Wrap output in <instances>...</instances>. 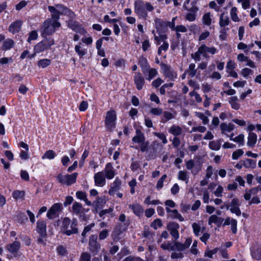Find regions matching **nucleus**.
<instances>
[{
    "label": "nucleus",
    "mask_w": 261,
    "mask_h": 261,
    "mask_svg": "<svg viewBox=\"0 0 261 261\" xmlns=\"http://www.w3.org/2000/svg\"><path fill=\"white\" fill-rule=\"evenodd\" d=\"M233 141L238 143L240 146H243L244 145V135L243 134H240L234 138Z\"/></svg>",
    "instance_id": "nucleus-51"
},
{
    "label": "nucleus",
    "mask_w": 261,
    "mask_h": 261,
    "mask_svg": "<svg viewBox=\"0 0 261 261\" xmlns=\"http://www.w3.org/2000/svg\"><path fill=\"white\" fill-rule=\"evenodd\" d=\"M237 8L235 7H232L230 11V16L232 21L234 22H239L240 20V19L239 18L237 14Z\"/></svg>",
    "instance_id": "nucleus-45"
},
{
    "label": "nucleus",
    "mask_w": 261,
    "mask_h": 261,
    "mask_svg": "<svg viewBox=\"0 0 261 261\" xmlns=\"http://www.w3.org/2000/svg\"><path fill=\"white\" fill-rule=\"evenodd\" d=\"M48 9L51 13V18L49 19L56 21H58L60 15L66 14L68 11V9L62 4H56L55 6H49Z\"/></svg>",
    "instance_id": "nucleus-3"
},
{
    "label": "nucleus",
    "mask_w": 261,
    "mask_h": 261,
    "mask_svg": "<svg viewBox=\"0 0 261 261\" xmlns=\"http://www.w3.org/2000/svg\"><path fill=\"white\" fill-rule=\"evenodd\" d=\"M22 24V21L20 20H16L12 22L9 27V31L13 34L18 32Z\"/></svg>",
    "instance_id": "nucleus-25"
},
{
    "label": "nucleus",
    "mask_w": 261,
    "mask_h": 261,
    "mask_svg": "<svg viewBox=\"0 0 261 261\" xmlns=\"http://www.w3.org/2000/svg\"><path fill=\"white\" fill-rule=\"evenodd\" d=\"M134 83L138 90L142 89L145 84V80L140 72H136L134 75Z\"/></svg>",
    "instance_id": "nucleus-18"
},
{
    "label": "nucleus",
    "mask_w": 261,
    "mask_h": 261,
    "mask_svg": "<svg viewBox=\"0 0 261 261\" xmlns=\"http://www.w3.org/2000/svg\"><path fill=\"white\" fill-rule=\"evenodd\" d=\"M244 153V151L242 149H239L234 151L232 154V159L233 160H237L242 156Z\"/></svg>",
    "instance_id": "nucleus-61"
},
{
    "label": "nucleus",
    "mask_w": 261,
    "mask_h": 261,
    "mask_svg": "<svg viewBox=\"0 0 261 261\" xmlns=\"http://www.w3.org/2000/svg\"><path fill=\"white\" fill-rule=\"evenodd\" d=\"M25 195L24 191L16 190L12 193V197L16 200H23Z\"/></svg>",
    "instance_id": "nucleus-43"
},
{
    "label": "nucleus",
    "mask_w": 261,
    "mask_h": 261,
    "mask_svg": "<svg viewBox=\"0 0 261 261\" xmlns=\"http://www.w3.org/2000/svg\"><path fill=\"white\" fill-rule=\"evenodd\" d=\"M192 242L191 238H187L184 243L175 241L173 243L171 251H183L190 247Z\"/></svg>",
    "instance_id": "nucleus-7"
},
{
    "label": "nucleus",
    "mask_w": 261,
    "mask_h": 261,
    "mask_svg": "<svg viewBox=\"0 0 261 261\" xmlns=\"http://www.w3.org/2000/svg\"><path fill=\"white\" fill-rule=\"evenodd\" d=\"M221 139L216 141H212L209 142L208 146L213 150H219L221 147V144L222 142Z\"/></svg>",
    "instance_id": "nucleus-34"
},
{
    "label": "nucleus",
    "mask_w": 261,
    "mask_h": 261,
    "mask_svg": "<svg viewBox=\"0 0 261 261\" xmlns=\"http://www.w3.org/2000/svg\"><path fill=\"white\" fill-rule=\"evenodd\" d=\"M223 221V218L216 215H212L208 218V224L211 225L212 223H215L218 227H220L222 225Z\"/></svg>",
    "instance_id": "nucleus-27"
},
{
    "label": "nucleus",
    "mask_w": 261,
    "mask_h": 261,
    "mask_svg": "<svg viewBox=\"0 0 261 261\" xmlns=\"http://www.w3.org/2000/svg\"><path fill=\"white\" fill-rule=\"evenodd\" d=\"M101 248L100 244L97 242V236L93 234L89 238V249L90 252L93 255H96L99 252Z\"/></svg>",
    "instance_id": "nucleus-6"
},
{
    "label": "nucleus",
    "mask_w": 261,
    "mask_h": 261,
    "mask_svg": "<svg viewBox=\"0 0 261 261\" xmlns=\"http://www.w3.org/2000/svg\"><path fill=\"white\" fill-rule=\"evenodd\" d=\"M196 116L202 121L204 124H208L209 119L204 114L201 112H196Z\"/></svg>",
    "instance_id": "nucleus-56"
},
{
    "label": "nucleus",
    "mask_w": 261,
    "mask_h": 261,
    "mask_svg": "<svg viewBox=\"0 0 261 261\" xmlns=\"http://www.w3.org/2000/svg\"><path fill=\"white\" fill-rule=\"evenodd\" d=\"M81 44V43H79V44L75 45V51L80 56V58H82L87 54V49L82 48Z\"/></svg>",
    "instance_id": "nucleus-40"
},
{
    "label": "nucleus",
    "mask_w": 261,
    "mask_h": 261,
    "mask_svg": "<svg viewBox=\"0 0 261 261\" xmlns=\"http://www.w3.org/2000/svg\"><path fill=\"white\" fill-rule=\"evenodd\" d=\"M145 140V137L144 133L140 129H136V135L132 138L133 142L139 144L144 142Z\"/></svg>",
    "instance_id": "nucleus-26"
},
{
    "label": "nucleus",
    "mask_w": 261,
    "mask_h": 261,
    "mask_svg": "<svg viewBox=\"0 0 261 261\" xmlns=\"http://www.w3.org/2000/svg\"><path fill=\"white\" fill-rule=\"evenodd\" d=\"M243 166L246 168H255L256 167V162L250 159H247L243 161Z\"/></svg>",
    "instance_id": "nucleus-41"
},
{
    "label": "nucleus",
    "mask_w": 261,
    "mask_h": 261,
    "mask_svg": "<svg viewBox=\"0 0 261 261\" xmlns=\"http://www.w3.org/2000/svg\"><path fill=\"white\" fill-rule=\"evenodd\" d=\"M230 20L228 16L224 13L221 14L219 18V24L221 28H224L225 27L229 25Z\"/></svg>",
    "instance_id": "nucleus-29"
},
{
    "label": "nucleus",
    "mask_w": 261,
    "mask_h": 261,
    "mask_svg": "<svg viewBox=\"0 0 261 261\" xmlns=\"http://www.w3.org/2000/svg\"><path fill=\"white\" fill-rule=\"evenodd\" d=\"M198 1L199 0H193L190 4L191 7L189 6V4H187L186 2H184L183 8L190 12L196 13L199 10L198 8L196 6V4Z\"/></svg>",
    "instance_id": "nucleus-24"
},
{
    "label": "nucleus",
    "mask_w": 261,
    "mask_h": 261,
    "mask_svg": "<svg viewBox=\"0 0 261 261\" xmlns=\"http://www.w3.org/2000/svg\"><path fill=\"white\" fill-rule=\"evenodd\" d=\"M106 177L102 171L95 173L94 176L95 185L100 187L104 186L106 184Z\"/></svg>",
    "instance_id": "nucleus-13"
},
{
    "label": "nucleus",
    "mask_w": 261,
    "mask_h": 261,
    "mask_svg": "<svg viewBox=\"0 0 261 261\" xmlns=\"http://www.w3.org/2000/svg\"><path fill=\"white\" fill-rule=\"evenodd\" d=\"M61 204L58 203L54 204L47 213V217L49 219H53L58 216V212L61 210Z\"/></svg>",
    "instance_id": "nucleus-14"
},
{
    "label": "nucleus",
    "mask_w": 261,
    "mask_h": 261,
    "mask_svg": "<svg viewBox=\"0 0 261 261\" xmlns=\"http://www.w3.org/2000/svg\"><path fill=\"white\" fill-rule=\"evenodd\" d=\"M128 207L133 211L134 214L136 216L140 217L142 215L143 213V208L139 204L135 203L133 204H129Z\"/></svg>",
    "instance_id": "nucleus-28"
},
{
    "label": "nucleus",
    "mask_w": 261,
    "mask_h": 261,
    "mask_svg": "<svg viewBox=\"0 0 261 261\" xmlns=\"http://www.w3.org/2000/svg\"><path fill=\"white\" fill-rule=\"evenodd\" d=\"M56 250L58 253L62 256H65L67 254V251L65 247L63 245H59L57 247Z\"/></svg>",
    "instance_id": "nucleus-53"
},
{
    "label": "nucleus",
    "mask_w": 261,
    "mask_h": 261,
    "mask_svg": "<svg viewBox=\"0 0 261 261\" xmlns=\"http://www.w3.org/2000/svg\"><path fill=\"white\" fill-rule=\"evenodd\" d=\"M121 185V180L118 177H116L114 182L111 184L110 189L109 190V194L110 195H113L115 192L120 189Z\"/></svg>",
    "instance_id": "nucleus-21"
},
{
    "label": "nucleus",
    "mask_w": 261,
    "mask_h": 261,
    "mask_svg": "<svg viewBox=\"0 0 261 261\" xmlns=\"http://www.w3.org/2000/svg\"><path fill=\"white\" fill-rule=\"evenodd\" d=\"M170 217L172 219H177L180 221L182 222L184 221V218L179 214L177 210H173V213L170 214Z\"/></svg>",
    "instance_id": "nucleus-48"
},
{
    "label": "nucleus",
    "mask_w": 261,
    "mask_h": 261,
    "mask_svg": "<svg viewBox=\"0 0 261 261\" xmlns=\"http://www.w3.org/2000/svg\"><path fill=\"white\" fill-rule=\"evenodd\" d=\"M202 22L204 25L209 26L212 24V19L211 18V14L207 12L204 14L202 18Z\"/></svg>",
    "instance_id": "nucleus-44"
},
{
    "label": "nucleus",
    "mask_w": 261,
    "mask_h": 261,
    "mask_svg": "<svg viewBox=\"0 0 261 261\" xmlns=\"http://www.w3.org/2000/svg\"><path fill=\"white\" fill-rule=\"evenodd\" d=\"M146 72L148 73V76L146 77V80L148 81H150L158 74V71L155 68H149Z\"/></svg>",
    "instance_id": "nucleus-47"
},
{
    "label": "nucleus",
    "mask_w": 261,
    "mask_h": 261,
    "mask_svg": "<svg viewBox=\"0 0 261 261\" xmlns=\"http://www.w3.org/2000/svg\"><path fill=\"white\" fill-rule=\"evenodd\" d=\"M60 27L61 23L58 21L47 19L40 28L41 35L42 37L51 35L55 32L56 28Z\"/></svg>",
    "instance_id": "nucleus-2"
},
{
    "label": "nucleus",
    "mask_w": 261,
    "mask_h": 261,
    "mask_svg": "<svg viewBox=\"0 0 261 261\" xmlns=\"http://www.w3.org/2000/svg\"><path fill=\"white\" fill-rule=\"evenodd\" d=\"M251 253L252 257L255 259L259 260L261 259V245L254 244L252 245L251 249Z\"/></svg>",
    "instance_id": "nucleus-19"
},
{
    "label": "nucleus",
    "mask_w": 261,
    "mask_h": 261,
    "mask_svg": "<svg viewBox=\"0 0 261 261\" xmlns=\"http://www.w3.org/2000/svg\"><path fill=\"white\" fill-rule=\"evenodd\" d=\"M37 231L42 238L46 236V224L44 221L39 220L37 221Z\"/></svg>",
    "instance_id": "nucleus-22"
},
{
    "label": "nucleus",
    "mask_w": 261,
    "mask_h": 261,
    "mask_svg": "<svg viewBox=\"0 0 261 261\" xmlns=\"http://www.w3.org/2000/svg\"><path fill=\"white\" fill-rule=\"evenodd\" d=\"M129 225V222H127L123 225L119 224L116 226L112 232V236L114 241H118L120 239V236L127 228Z\"/></svg>",
    "instance_id": "nucleus-9"
},
{
    "label": "nucleus",
    "mask_w": 261,
    "mask_h": 261,
    "mask_svg": "<svg viewBox=\"0 0 261 261\" xmlns=\"http://www.w3.org/2000/svg\"><path fill=\"white\" fill-rule=\"evenodd\" d=\"M134 10L139 18L146 19L148 16L147 12L152 11L154 7L149 2L137 0L134 3Z\"/></svg>",
    "instance_id": "nucleus-1"
},
{
    "label": "nucleus",
    "mask_w": 261,
    "mask_h": 261,
    "mask_svg": "<svg viewBox=\"0 0 261 261\" xmlns=\"http://www.w3.org/2000/svg\"><path fill=\"white\" fill-rule=\"evenodd\" d=\"M56 153L52 150H49L46 151L44 154L42 155V159L43 160L47 159L49 160H52L56 156Z\"/></svg>",
    "instance_id": "nucleus-46"
},
{
    "label": "nucleus",
    "mask_w": 261,
    "mask_h": 261,
    "mask_svg": "<svg viewBox=\"0 0 261 261\" xmlns=\"http://www.w3.org/2000/svg\"><path fill=\"white\" fill-rule=\"evenodd\" d=\"M71 222L69 218L66 217L64 218L62 220V226L63 230H67L69 228V226L71 224Z\"/></svg>",
    "instance_id": "nucleus-59"
},
{
    "label": "nucleus",
    "mask_w": 261,
    "mask_h": 261,
    "mask_svg": "<svg viewBox=\"0 0 261 261\" xmlns=\"http://www.w3.org/2000/svg\"><path fill=\"white\" fill-rule=\"evenodd\" d=\"M50 63L51 61L50 60L47 59H44L40 60L38 62V66L39 67L44 68L49 66L50 64Z\"/></svg>",
    "instance_id": "nucleus-50"
},
{
    "label": "nucleus",
    "mask_w": 261,
    "mask_h": 261,
    "mask_svg": "<svg viewBox=\"0 0 261 261\" xmlns=\"http://www.w3.org/2000/svg\"><path fill=\"white\" fill-rule=\"evenodd\" d=\"M67 26L72 29L74 32L84 35L87 33L86 30L79 24L77 21L70 20L67 22Z\"/></svg>",
    "instance_id": "nucleus-11"
},
{
    "label": "nucleus",
    "mask_w": 261,
    "mask_h": 261,
    "mask_svg": "<svg viewBox=\"0 0 261 261\" xmlns=\"http://www.w3.org/2000/svg\"><path fill=\"white\" fill-rule=\"evenodd\" d=\"M162 225V221L160 219L154 220L150 224V226L154 229H157L158 227H161Z\"/></svg>",
    "instance_id": "nucleus-57"
},
{
    "label": "nucleus",
    "mask_w": 261,
    "mask_h": 261,
    "mask_svg": "<svg viewBox=\"0 0 261 261\" xmlns=\"http://www.w3.org/2000/svg\"><path fill=\"white\" fill-rule=\"evenodd\" d=\"M139 65L142 68L143 73L145 74L146 72L149 68V65L146 58L143 57H141L139 59Z\"/></svg>",
    "instance_id": "nucleus-31"
},
{
    "label": "nucleus",
    "mask_w": 261,
    "mask_h": 261,
    "mask_svg": "<svg viewBox=\"0 0 261 261\" xmlns=\"http://www.w3.org/2000/svg\"><path fill=\"white\" fill-rule=\"evenodd\" d=\"M153 135L162 140L164 144L167 143L168 141L166 136L163 133L154 132Z\"/></svg>",
    "instance_id": "nucleus-52"
},
{
    "label": "nucleus",
    "mask_w": 261,
    "mask_h": 261,
    "mask_svg": "<svg viewBox=\"0 0 261 261\" xmlns=\"http://www.w3.org/2000/svg\"><path fill=\"white\" fill-rule=\"evenodd\" d=\"M240 205V202L238 198H233L230 204L226 205V208L227 210L229 209L230 211L233 214H235L237 216H239L241 215V212L239 208Z\"/></svg>",
    "instance_id": "nucleus-8"
},
{
    "label": "nucleus",
    "mask_w": 261,
    "mask_h": 261,
    "mask_svg": "<svg viewBox=\"0 0 261 261\" xmlns=\"http://www.w3.org/2000/svg\"><path fill=\"white\" fill-rule=\"evenodd\" d=\"M168 131L169 133L175 137L180 135L182 133V128L179 126L175 124L172 125Z\"/></svg>",
    "instance_id": "nucleus-32"
},
{
    "label": "nucleus",
    "mask_w": 261,
    "mask_h": 261,
    "mask_svg": "<svg viewBox=\"0 0 261 261\" xmlns=\"http://www.w3.org/2000/svg\"><path fill=\"white\" fill-rule=\"evenodd\" d=\"M168 48H169V44L166 41H164L163 44L159 47V49L158 50V55H161L162 50L165 51H167V49H168Z\"/></svg>",
    "instance_id": "nucleus-63"
},
{
    "label": "nucleus",
    "mask_w": 261,
    "mask_h": 261,
    "mask_svg": "<svg viewBox=\"0 0 261 261\" xmlns=\"http://www.w3.org/2000/svg\"><path fill=\"white\" fill-rule=\"evenodd\" d=\"M77 175V172L65 175L60 173L57 176V179L61 184L69 187L76 182Z\"/></svg>",
    "instance_id": "nucleus-4"
},
{
    "label": "nucleus",
    "mask_w": 261,
    "mask_h": 261,
    "mask_svg": "<svg viewBox=\"0 0 261 261\" xmlns=\"http://www.w3.org/2000/svg\"><path fill=\"white\" fill-rule=\"evenodd\" d=\"M192 227L193 230V232L196 236H199V233L201 231V226L196 223H193L192 225Z\"/></svg>",
    "instance_id": "nucleus-58"
},
{
    "label": "nucleus",
    "mask_w": 261,
    "mask_h": 261,
    "mask_svg": "<svg viewBox=\"0 0 261 261\" xmlns=\"http://www.w3.org/2000/svg\"><path fill=\"white\" fill-rule=\"evenodd\" d=\"M54 44V40L51 38H46L38 43L34 47L35 53H40L48 49Z\"/></svg>",
    "instance_id": "nucleus-5"
},
{
    "label": "nucleus",
    "mask_w": 261,
    "mask_h": 261,
    "mask_svg": "<svg viewBox=\"0 0 261 261\" xmlns=\"http://www.w3.org/2000/svg\"><path fill=\"white\" fill-rule=\"evenodd\" d=\"M154 23L156 30L162 29L166 24V23L163 20L158 18L154 19Z\"/></svg>",
    "instance_id": "nucleus-55"
},
{
    "label": "nucleus",
    "mask_w": 261,
    "mask_h": 261,
    "mask_svg": "<svg viewBox=\"0 0 261 261\" xmlns=\"http://www.w3.org/2000/svg\"><path fill=\"white\" fill-rule=\"evenodd\" d=\"M178 178L180 180L185 181L187 183L189 179L187 172L184 171H179L178 173Z\"/></svg>",
    "instance_id": "nucleus-49"
},
{
    "label": "nucleus",
    "mask_w": 261,
    "mask_h": 261,
    "mask_svg": "<svg viewBox=\"0 0 261 261\" xmlns=\"http://www.w3.org/2000/svg\"><path fill=\"white\" fill-rule=\"evenodd\" d=\"M219 248H216L213 250H206L204 252V256L210 258H213V255L218 252Z\"/></svg>",
    "instance_id": "nucleus-54"
},
{
    "label": "nucleus",
    "mask_w": 261,
    "mask_h": 261,
    "mask_svg": "<svg viewBox=\"0 0 261 261\" xmlns=\"http://www.w3.org/2000/svg\"><path fill=\"white\" fill-rule=\"evenodd\" d=\"M179 227V225L176 222H170L168 225V229L170 231V233L172 237L175 240L179 238V234L178 231V229Z\"/></svg>",
    "instance_id": "nucleus-16"
},
{
    "label": "nucleus",
    "mask_w": 261,
    "mask_h": 261,
    "mask_svg": "<svg viewBox=\"0 0 261 261\" xmlns=\"http://www.w3.org/2000/svg\"><path fill=\"white\" fill-rule=\"evenodd\" d=\"M234 128V125L232 123L227 124L226 123H222L220 124V129L221 133L225 134L226 133H229L232 131Z\"/></svg>",
    "instance_id": "nucleus-30"
},
{
    "label": "nucleus",
    "mask_w": 261,
    "mask_h": 261,
    "mask_svg": "<svg viewBox=\"0 0 261 261\" xmlns=\"http://www.w3.org/2000/svg\"><path fill=\"white\" fill-rule=\"evenodd\" d=\"M103 172L108 179L113 178L115 175V169L111 163L106 164Z\"/></svg>",
    "instance_id": "nucleus-17"
},
{
    "label": "nucleus",
    "mask_w": 261,
    "mask_h": 261,
    "mask_svg": "<svg viewBox=\"0 0 261 261\" xmlns=\"http://www.w3.org/2000/svg\"><path fill=\"white\" fill-rule=\"evenodd\" d=\"M197 51L201 56H202L204 58H207L208 56L207 53H208L212 55H214L217 52V49L214 47H209L205 44H202L199 47Z\"/></svg>",
    "instance_id": "nucleus-12"
},
{
    "label": "nucleus",
    "mask_w": 261,
    "mask_h": 261,
    "mask_svg": "<svg viewBox=\"0 0 261 261\" xmlns=\"http://www.w3.org/2000/svg\"><path fill=\"white\" fill-rule=\"evenodd\" d=\"M162 114H163L162 117L161 118V122L162 123H166L168 121L174 118V115L171 112L163 111Z\"/></svg>",
    "instance_id": "nucleus-39"
},
{
    "label": "nucleus",
    "mask_w": 261,
    "mask_h": 261,
    "mask_svg": "<svg viewBox=\"0 0 261 261\" xmlns=\"http://www.w3.org/2000/svg\"><path fill=\"white\" fill-rule=\"evenodd\" d=\"M83 208L81 203L74 202L72 206V212L76 215H80L82 213Z\"/></svg>",
    "instance_id": "nucleus-37"
},
{
    "label": "nucleus",
    "mask_w": 261,
    "mask_h": 261,
    "mask_svg": "<svg viewBox=\"0 0 261 261\" xmlns=\"http://www.w3.org/2000/svg\"><path fill=\"white\" fill-rule=\"evenodd\" d=\"M70 225V229L67 228V230H63V233L68 236L72 234L77 233L78 232V229L77 228V220L75 219H73L72 220L71 223Z\"/></svg>",
    "instance_id": "nucleus-20"
},
{
    "label": "nucleus",
    "mask_w": 261,
    "mask_h": 261,
    "mask_svg": "<svg viewBox=\"0 0 261 261\" xmlns=\"http://www.w3.org/2000/svg\"><path fill=\"white\" fill-rule=\"evenodd\" d=\"M167 178V175L164 174L162 176V177L159 179L158 181L156 188L157 189L160 190L163 187V182L165 179Z\"/></svg>",
    "instance_id": "nucleus-62"
},
{
    "label": "nucleus",
    "mask_w": 261,
    "mask_h": 261,
    "mask_svg": "<svg viewBox=\"0 0 261 261\" xmlns=\"http://www.w3.org/2000/svg\"><path fill=\"white\" fill-rule=\"evenodd\" d=\"M14 42L13 40L11 39H7L3 42V49L7 50L11 49L14 46Z\"/></svg>",
    "instance_id": "nucleus-42"
},
{
    "label": "nucleus",
    "mask_w": 261,
    "mask_h": 261,
    "mask_svg": "<svg viewBox=\"0 0 261 261\" xmlns=\"http://www.w3.org/2000/svg\"><path fill=\"white\" fill-rule=\"evenodd\" d=\"M91 255L86 252L82 253L79 261H90Z\"/></svg>",
    "instance_id": "nucleus-60"
},
{
    "label": "nucleus",
    "mask_w": 261,
    "mask_h": 261,
    "mask_svg": "<svg viewBox=\"0 0 261 261\" xmlns=\"http://www.w3.org/2000/svg\"><path fill=\"white\" fill-rule=\"evenodd\" d=\"M21 247L20 242L15 240L12 243L7 246V249L12 254H15L18 252Z\"/></svg>",
    "instance_id": "nucleus-23"
},
{
    "label": "nucleus",
    "mask_w": 261,
    "mask_h": 261,
    "mask_svg": "<svg viewBox=\"0 0 261 261\" xmlns=\"http://www.w3.org/2000/svg\"><path fill=\"white\" fill-rule=\"evenodd\" d=\"M162 68L163 70L164 75L170 80H174L177 77V74L173 70H171L170 67L165 64H162Z\"/></svg>",
    "instance_id": "nucleus-15"
},
{
    "label": "nucleus",
    "mask_w": 261,
    "mask_h": 261,
    "mask_svg": "<svg viewBox=\"0 0 261 261\" xmlns=\"http://www.w3.org/2000/svg\"><path fill=\"white\" fill-rule=\"evenodd\" d=\"M257 141V135L254 133H249L248 137L247 145L253 147Z\"/></svg>",
    "instance_id": "nucleus-33"
},
{
    "label": "nucleus",
    "mask_w": 261,
    "mask_h": 261,
    "mask_svg": "<svg viewBox=\"0 0 261 261\" xmlns=\"http://www.w3.org/2000/svg\"><path fill=\"white\" fill-rule=\"evenodd\" d=\"M122 261H144L138 256H129L124 258Z\"/></svg>",
    "instance_id": "nucleus-64"
},
{
    "label": "nucleus",
    "mask_w": 261,
    "mask_h": 261,
    "mask_svg": "<svg viewBox=\"0 0 261 261\" xmlns=\"http://www.w3.org/2000/svg\"><path fill=\"white\" fill-rule=\"evenodd\" d=\"M116 119V115L114 111H109L107 113L105 123L109 129H112L115 127V122Z\"/></svg>",
    "instance_id": "nucleus-10"
},
{
    "label": "nucleus",
    "mask_w": 261,
    "mask_h": 261,
    "mask_svg": "<svg viewBox=\"0 0 261 261\" xmlns=\"http://www.w3.org/2000/svg\"><path fill=\"white\" fill-rule=\"evenodd\" d=\"M76 196L78 199L84 200L86 205L88 206L91 205V202L87 198V194L85 192L79 191L76 192Z\"/></svg>",
    "instance_id": "nucleus-35"
},
{
    "label": "nucleus",
    "mask_w": 261,
    "mask_h": 261,
    "mask_svg": "<svg viewBox=\"0 0 261 261\" xmlns=\"http://www.w3.org/2000/svg\"><path fill=\"white\" fill-rule=\"evenodd\" d=\"M238 98L237 96H231L229 98V102L232 109L238 110L240 107V104L238 102Z\"/></svg>",
    "instance_id": "nucleus-38"
},
{
    "label": "nucleus",
    "mask_w": 261,
    "mask_h": 261,
    "mask_svg": "<svg viewBox=\"0 0 261 261\" xmlns=\"http://www.w3.org/2000/svg\"><path fill=\"white\" fill-rule=\"evenodd\" d=\"M197 69L196 68V65L194 63L190 64L188 68L186 70V73L191 77H194L196 76Z\"/></svg>",
    "instance_id": "nucleus-36"
}]
</instances>
